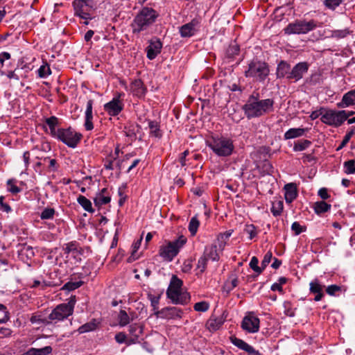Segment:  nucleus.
<instances>
[{
	"mask_svg": "<svg viewBox=\"0 0 355 355\" xmlns=\"http://www.w3.org/2000/svg\"><path fill=\"white\" fill-rule=\"evenodd\" d=\"M248 119L259 117L274 110V101L271 98L260 100L258 97L251 95L243 107Z\"/></svg>",
	"mask_w": 355,
	"mask_h": 355,
	"instance_id": "1",
	"label": "nucleus"
},
{
	"mask_svg": "<svg viewBox=\"0 0 355 355\" xmlns=\"http://www.w3.org/2000/svg\"><path fill=\"white\" fill-rule=\"evenodd\" d=\"M157 17V15L153 8L148 7L143 8L135 16L132 28L134 33H139L147 29L152 25Z\"/></svg>",
	"mask_w": 355,
	"mask_h": 355,
	"instance_id": "2",
	"label": "nucleus"
},
{
	"mask_svg": "<svg viewBox=\"0 0 355 355\" xmlns=\"http://www.w3.org/2000/svg\"><path fill=\"white\" fill-rule=\"evenodd\" d=\"M213 152L220 157L229 156L234 150L232 141L223 137H211L206 141Z\"/></svg>",
	"mask_w": 355,
	"mask_h": 355,
	"instance_id": "3",
	"label": "nucleus"
},
{
	"mask_svg": "<svg viewBox=\"0 0 355 355\" xmlns=\"http://www.w3.org/2000/svg\"><path fill=\"white\" fill-rule=\"evenodd\" d=\"M76 302V296H71L67 303L58 305L51 311L49 315V319L52 321L59 322L67 318L73 314Z\"/></svg>",
	"mask_w": 355,
	"mask_h": 355,
	"instance_id": "4",
	"label": "nucleus"
},
{
	"mask_svg": "<svg viewBox=\"0 0 355 355\" xmlns=\"http://www.w3.org/2000/svg\"><path fill=\"white\" fill-rule=\"evenodd\" d=\"M187 242V239L181 236L178 239L163 245L159 248V255L166 261H171L178 254Z\"/></svg>",
	"mask_w": 355,
	"mask_h": 355,
	"instance_id": "5",
	"label": "nucleus"
},
{
	"mask_svg": "<svg viewBox=\"0 0 355 355\" xmlns=\"http://www.w3.org/2000/svg\"><path fill=\"white\" fill-rule=\"evenodd\" d=\"M317 26V21L313 19L309 21L306 20H297L295 22L288 24L284 28V33L287 35L306 34L314 30Z\"/></svg>",
	"mask_w": 355,
	"mask_h": 355,
	"instance_id": "6",
	"label": "nucleus"
},
{
	"mask_svg": "<svg viewBox=\"0 0 355 355\" xmlns=\"http://www.w3.org/2000/svg\"><path fill=\"white\" fill-rule=\"evenodd\" d=\"M269 73V69L265 62L253 60L248 65L245 71L246 77L254 78L256 81H263Z\"/></svg>",
	"mask_w": 355,
	"mask_h": 355,
	"instance_id": "7",
	"label": "nucleus"
},
{
	"mask_svg": "<svg viewBox=\"0 0 355 355\" xmlns=\"http://www.w3.org/2000/svg\"><path fill=\"white\" fill-rule=\"evenodd\" d=\"M348 114L345 110L336 111L332 110H325L320 120L322 123L329 125L338 127L347 120Z\"/></svg>",
	"mask_w": 355,
	"mask_h": 355,
	"instance_id": "8",
	"label": "nucleus"
},
{
	"mask_svg": "<svg viewBox=\"0 0 355 355\" xmlns=\"http://www.w3.org/2000/svg\"><path fill=\"white\" fill-rule=\"evenodd\" d=\"M55 137L62 141L69 147L73 148L80 142L82 135L69 128L67 129H58L57 135Z\"/></svg>",
	"mask_w": 355,
	"mask_h": 355,
	"instance_id": "9",
	"label": "nucleus"
},
{
	"mask_svg": "<svg viewBox=\"0 0 355 355\" xmlns=\"http://www.w3.org/2000/svg\"><path fill=\"white\" fill-rule=\"evenodd\" d=\"M166 295L175 304H186L190 299L189 294L187 292L182 291V288L167 289Z\"/></svg>",
	"mask_w": 355,
	"mask_h": 355,
	"instance_id": "10",
	"label": "nucleus"
},
{
	"mask_svg": "<svg viewBox=\"0 0 355 355\" xmlns=\"http://www.w3.org/2000/svg\"><path fill=\"white\" fill-rule=\"evenodd\" d=\"M123 94L118 93L112 101L104 105V110L111 116L118 115L123 108V104L120 100Z\"/></svg>",
	"mask_w": 355,
	"mask_h": 355,
	"instance_id": "11",
	"label": "nucleus"
},
{
	"mask_svg": "<svg viewBox=\"0 0 355 355\" xmlns=\"http://www.w3.org/2000/svg\"><path fill=\"white\" fill-rule=\"evenodd\" d=\"M259 319L253 315H248L243 318L241 323L242 328L249 333H256L259 329Z\"/></svg>",
	"mask_w": 355,
	"mask_h": 355,
	"instance_id": "12",
	"label": "nucleus"
},
{
	"mask_svg": "<svg viewBox=\"0 0 355 355\" xmlns=\"http://www.w3.org/2000/svg\"><path fill=\"white\" fill-rule=\"evenodd\" d=\"M200 23L199 19L194 18L190 22L182 25L180 27V34L181 37H190L194 35L198 31Z\"/></svg>",
	"mask_w": 355,
	"mask_h": 355,
	"instance_id": "13",
	"label": "nucleus"
},
{
	"mask_svg": "<svg viewBox=\"0 0 355 355\" xmlns=\"http://www.w3.org/2000/svg\"><path fill=\"white\" fill-rule=\"evenodd\" d=\"M155 315L162 319H177L182 318V311L177 307H166L156 311Z\"/></svg>",
	"mask_w": 355,
	"mask_h": 355,
	"instance_id": "14",
	"label": "nucleus"
},
{
	"mask_svg": "<svg viewBox=\"0 0 355 355\" xmlns=\"http://www.w3.org/2000/svg\"><path fill=\"white\" fill-rule=\"evenodd\" d=\"M309 65L306 62H300L297 64L286 76L288 79L297 81L308 71Z\"/></svg>",
	"mask_w": 355,
	"mask_h": 355,
	"instance_id": "15",
	"label": "nucleus"
},
{
	"mask_svg": "<svg viewBox=\"0 0 355 355\" xmlns=\"http://www.w3.org/2000/svg\"><path fill=\"white\" fill-rule=\"evenodd\" d=\"M230 341L234 345L246 352L250 355H261L259 351L254 349L252 346L250 345L242 339L238 338L236 336H231Z\"/></svg>",
	"mask_w": 355,
	"mask_h": 355,
	"instance_id": "16",
	"label": "nucleus"
},
{
	"mask_svg": "<svg viewBox=\"0 0 355 355\" xmlns=\"http://www.w3.org/2000/svg\"><path fill=\"white\" fill-rule=\"evenodd\" d=\"M162 44L158 39H153L150 41L149 45L146 48L147 58L149 60H153L161 52Z\"/></svg>",
	"mask_w": 355,
	"mask_h": 355,
	"instance_id": "17",
	"label": "nucleus"
},
{
	"mask_svg": "<svg viewBox=\"0 0 355 355\" xmlns=\"http://www.w3.org/2000/svg\"><path fill=\"white\" fill-rule=\"evenodd\" d=\"M324 286L318 279H315L309 283V291L311 293L315 295L314 297L315 302L320 301L324 297Z\"/></svg>",
	"mask_w": 355,
	"mask_h": 355,
	"instance_id": "18",
	"label": "nucleus"
},
{
	"mask_svg": "<svg viewBox=\"0 0 355 355\" xmlns=\"http://www.w3.org/2000/svg\"><path fill=\"white\" fill-rule=\"evenodd\" d=\"M128 332L130 338L128 341V345L135 344L143 333L142 326L137 323L132 324L128 327Z\"/></svg>",
	"mask_w": 355,
	"mask_h": 355,
	"instance_id": "19",
	"label": "nucleus"
},
{
	"mask_svg": "<svg viewBox=\"0 0 355 355\" xmlns=\"http://www.w3.org/2000/svg\"><path fill=\"white\" fill-rule=\"evenodd\" d=\"M225 320V318L223 315H212L207 321L206 327L210 331H215L223 325Z\"/></svg>",
	"mask_w": 355,
	"mask_h": 355,
	"instance_id": "20",
	"label": "nucleus"
},
{
	"mask_svg": "<svg viewBox=\"0 0 355 355\" xmlns=\"http://www.w3.org/2000/svg\"><path fill=\"white\" fill-rule=\"evenodd\" d=\"M111 200V196L107 188H103L94 198V202L96 206L101 207L103 205L107 204Z\"/></svg>",
	"mask_w": 355,
	"mask_h": 355,
	"instance_id": "21",
	"label": "nucleus"
},
{
	"mask_svg": "<svg viewBox=\"0 0 355 355\" xmlns=\"http://www.w3.org/2000/svg\"><path fill=\"white\" fill-rule=\"evenodd\" d=\"M353 105H355V89L345 94L341 102L338 103L339 107H347Z\"/></svg>",
	"mask_w": 355,
	"mask_h": 355,
	"instance_id": "22",
	"label": "nucleus"
},
{
	"mask_svg": "<svg viewBox=\"0 0 355 355\" xmlns=\"http://www.w3.org/2000/svg\"><path fill=\"white\" fill-rule=\"evenodd\" d=\"M285 189V200L288 203L293 202L297 197V188L296 185L293 183H289L284 186Z\"/></svg>",
	"mask_w": 355,
	"mask_h": 355,
	"instance_id": "23",
	"label": "nucleus"
},
{
	"mask_svg": "<svg viewBox=\"0 0 355 355\" xmlns=\"http://www.w3.org/2000/svg\"><path fill=\"white\" fill-rule=\"evenodd\" d=\"M217 245L212 244L210 246H207L205 249L204 254L207 259H210L214 261L219 260V255L217 253Z\"/></svg>",
	"mask_w": 355,
	"mask_h": 355,
	"instance_id": "24",
	"label": "nucleus"
},
{
	"mask_svg": "<svg viewBox=\"0 0 355 355\" xmlns=\"http://www.w3.org/2000/svg\"><path fill=\"white\" fill-rule=\"evenodd\" d=\"M306 132V129L302 128H290L284 135L286 140L300 137L304 135Z\"/></svg>",
	"mask_w": 355,
	"mask_h": 355,
	"instance_id": "25",
	"label": "nucleus"
},
{
	"mask_svg": "<svg viewBox=\"0 0 355 355\" xmlns=\"http://www.w3.org/2000/svg\"><path fill=\"white\" fill-rule=\"evenodd\" d=\"M134 313L130 316L124 310H120L117 315V320L120 327H125L128 324L130 321L133 320Z\"/></svg>",
	"mask_w": 355,
	"mask_h": 355,
	"instance_id": "26",
	"label": "nucleus"
},
{
	"mask_svg": "<svg viewBox=\"0 0 355 355\" xmlns=\"http://www.w3.org/2000/svg\"><path fill=\"white\" fill-rule=\"evenodd\" d=\"M131 89L134 94L138 96H142L146 92V89L141 80H135L131 86Z\"/></svg>",
	"mask_w": 355,
	"mask_h": 355,
	"instance_id": "27",
	"label": "nucleus"
},
{
	"mask_svg": "<svg viewBox=\"0 0 355 355\" xmlns=\"http://www.w3.org/2000/svg\"><path fill=\"white\" fill-rule=\"evenodd\" d=\"M52 351V348L50 346H46L43 348H31L23 355H47Z\"/></svg>",
	"mask_w": 355,
	"mask_h": 355,
	"instance_id": "28",
	"label": "nucleus"
},
{
	"mask_svg": "<svg viewBox=\"0 0 355 355\" xmlns=\"http://www.w3.org/2000/svg\"><path fill=\"white\" fill-rule=\"evenodd\" d=\"M81 248L79 247L76 242H70L66 244L64 248L65 254H71L73 256H76L78 254H80Z\"/></svg>",
	"mask_w": 355,
	"mask_h": 355,
	"instance_id": "29",
	"label": "nucleus"
},
{
	"mask_svg": "<svg viewBox=\"0 0 355 355\" xmlns=\"http://www.w3.org/2000/svg\"><path fill=\"white\" fill-rule=\"evenodd\" d=\"M46 125L49 128L50 133L53 137H55L57 135L58 130H56V127L58 123V119L57 117L53 116L49 118H47L45 121Z\"/></svg>",
	"mask_w": 355,
	"mask_h": 355,
	"instance_id": "30",
	"label": "nucleus"
},
{
	"mask_svg": "<svg viewBox=\"0 0 355 355\" xmlns=\"http://www.w3.org/2000/svg\"><path fill=\"white\" fill-rule=\"evenodd\" d=\"M98 326V323L96 322V320H92V321L87 322L82 326H80L78 329V331L79 334H84L87 332H89L92 331H94L96 329Z\"/></svg>",
	"mask_w": 355,
	"mask_h": 355,
	"instance_id": "31",
	"label": "nucleus"
},
{
	"mask_svg": "<svg viewBox=\"0 0 355 355\" xmlns=\"http://www.w3.org/2000/svg\"><path fill=\"white\" fill-rule=\"evenodd\" d=\"M77 201L85 211L90 213L94 212V209L92 208L91 201L86 197L80 195L77 198Z\"/></svg>",
	"mask_w": 355,
	"mask_h": 355,
	"instance_id": "32",
	"label": "nucleus"
},
{
	"mask_svg": "<svg viewBox=\"0 0 355 355\" xmlns=\"http://www.w3.org/2000/svg\"><path fill=\"white\" fill-rule=\"evenodd\" d=\"M148 127L150 129V133L152 136L155 137H162V132L159 129V125L157 121H150L148 122Z\"/></svg>",
	"mask_w": 355,
	"mask_h": 355,
	"instance_id": "33",
	"label": "nucleus"
},
{
	"mask_svg": "<svg viewBox=\"0 0 355 355\" xmlns=\"http://www.w3.org/2000/svg\"><path fill=\"white\" fill-rule=\"evenodd\" d=\"M313 208L316 214H320L329 210L331 205L324 201H320L315 203Z\"/></svg>",
	"mask_w": 355,
	"mask_h": 355,
	"instance_id": "34",
	"label": "nucleus"
},
{
	"mask_svg": "<svg viewBox=\"0 0 355 355\" xmlns=\"http://www.w3.org/2000/svg\"><path fill=\"white\" fill-rule=\"evenodd\" d=\"M311 144L309 140H302L295 143L293 146L294 151H302L308 148Z\"/></svg>",
	"mask_w": 355,
	"mask_h": 355,
	"instance_id": "35",
	"label": "nucleus"
},
{
	"mask_svg": "<svg viewBox=\"0 0 355 355\" xmlns=\"http://www.w3.org/2000/svg\"><path fill=\"white\" fill-rule=\"evenodd\" d=\"M290 66L286 62L282 61L277 67V74L279 76L284 77L288 76L289 73Z\"/></svg>",
	"mask_w": 355,
	"mask_h": 355,
	"instance_id": "36",
	"label": "nucleus"
},
{
	"mask_svg": "<svg viewBox=\"0 0 355 355\" xmlns=\"http://www.w3.org/2000/svg\"><path fill=\"white\" fill-rule=\"evenodd\" d=\"M200 223L196 216L193 217L189 224V230L192 236H194L198 230Z\"/></svg>",
	"mask_w": 355,
	"mask_h": 355,
	"instance_id": "37",
	"label": "nucleus"
},
{
	"mask_svg": "<svg viewBox=\"0 0 355 355\" xmlns=\"http://www.w3.org/2000/svg\"><path fill=\"white\" fill-rule=\"evenodd\" d=\"M345 173L347 174L355 173V159H350L344 162Z\"/></svg>",
	"mask_w": 355,
	"mask_h": 355,
	"instance_id": "38",
	"label": "nucleus"
},
{
	"mask_svg": "<svg viewBox=\"0 0 355 355\" xmlns=\"http://www.w3.org/2000/svg\"><path fill=\"white\" fill-rule=\"evenodd\" d=\"M182 281L173 275L171 278L169 286L167 289L175 290L182 288Z\"/></svg>",
	"mask_w": 355,
	"mask_h": 355,
	"instance_id": "39",
	"label": "nucleus"
},
{
	"mask_svg": "<svg viewBox=\"0 0 355 355\" xmlns=\"http://www.w3.org/2000/svg\"><path fill=\"white\" fill-rule=\"evenodd\" d=\"M83 284V282H69L62 288L63 291H71L79 288Z\"/></svg>",
	"mask_w": 355,
	"mask_h": 355,
	"instance_id": "40",
	"label": "nucleus"
},
{
	"mask_svg": "<svg viewBox=\"0 0 355 355\" xmlns=\"http://www.w3.org/2000/svg\"><path fill=\"white\" fill-rule=\"evenodd\" d=\"M284 313L286 316L293 317L295 315V309L290 302L286 301L283 304Z\"/></svg>",
	"mask_w": 355,
	"mask_h": 355,
	"instance_id": "41",
	"label": "nucleus"
},
{
	"mask_svg": "<svg viewBox=\"0 0 355 355\" xmlns=\"http://www.w3.org/2000/svg\"><path fill=\"white\" fill-rule=\"evenodd\" d=\"M209 308V304L205 301L197 302L193 306L194 310L198 312H206Z\"/></svg>",
	"mask_w": 355,
	"mask_h": 355,
	"instance_id": "42",
	"label": "nucleus"
},
{
	"mask_svg": "<svg viewBox=\"0 0 355 355\" xmlns=\"http://www.w3.org/2000/svg\"><path fill=\"white\" fill-rule=\"evenodd\" d=\"M283 210V202L278 201L272 204V207L271 208V212L275 216H279Z\"/></svg>",
	"mask_w": 355,
	"mask_h": 355,
	"instance_id": "43",
	"label": "nucleus"
},
{
	"mask_svg": "<svg viewBox=\"0 0 355 355\" xmlns=\"http://www.w3.org/2000/svg\"><path fill=\"white\" fill-rule=\"evenodd\" d=\"M73 6L75 12H76L82 10L83 8H87L89 4L87 3V0H74L73 2Z\"/></svg>",
	"mask_w": 355,
	"mask_h": 355,
	"instance_id": "44",
	"label": "nucleus"
},
{
	"mask_svg": "<svg viewBox=\"0 0 355 355\" xmlns=\"http://www.w3.org/2000/svg\"><path fill=\"white\" fill-rule=\"evenodd\" d=\"M30 321L32 324H46L49 323L46 319L43 318L40 315H33L30 318Z\"/></svg>",
	"mask_w": 355,
	"mask_h": 355,
	"instance_id": "45",
	"label": "nucleus"
},
{
	"mask_svg": "<svg viewBox=\"0 0 355 355\" xmlns=\"http://www.w3.org/2000/svg\"><path fill=\"white\" fill-rule=\"evenodd\" d=\"M239 52V46L236 44H232L227 49V55L230 58L234 57Z\"/></svg>",
	"mask_w": 355,
	"mask_h": 355,
	"instance_id": "46",
	"label": "nucleus"
},
{
	"mask_svg": "<svg viewBox=\"0 0 355 355\" xmlns=\"http://www.w3.org/2000/svg\"><path fill=\"white\" fill-rule=\"evenodd\" d=\"M55 214V209L53 208H46L41 213L42 219H51Z\"/></svg>",
	"mask_w": 355,
	"mask_h": 355,
	"instance_id": "47",
	"label": "nucleus"
},
{
	"mask_svg": "<svg viewBox=\"0 0 355 355\" xmlns=\"http://www.w3.org/2000/svg\"><path fill=\"white\" fill-rule=\"evenodd\" d=\"M259 260L256 257H253L250 262V268L258 274L261 273L263 268L258 266Z\"/></svg>",
	"mask_w": 355,
	"mask_h": 355,
	"instance_id": "48",
	"label": "nucleus"
},
{
	"mask_svg": "<svg viewBox=\"0 0 355 355\" xmlns=\"http://www.w3.org/2000/svg\"><path fill=\"white\" fill-rule=\"evenodd\" d=\"M0 313H2V316L0 318V324L6 322L9 320L8 311L2 304H0Z\"/></svg>",
	"mask_w": 355,
	"mask_h": 355,
	"instance_id": "49",
	"label": "nucleus"
},
{
	"mask_svg": "<svg viewBox=\"0 0 355 355\" xmlns=\"http://www.w3.org/2000/svg\"><path fill=\"white\" fill-rule=\"evenodd\" d=\"M245 232L249 235V239H252L257 234V230L254 225H247L245 228Z\"/></svg>",
	"mask_w": 355,
	"mask_h": 355,
	"instance_id": "50",
	"label": "nucleus"
},
{
	"mask_svg": "<svg viewBox=\"0 0 355 355\" xmlns=\"http://www.w3.org/2000/svg\"><path fill=\"white\" fill-rule=\"evenodd\" d=\"M342 2V0H324V5L329 9L334 10Z\"/></svg>",
	"mask_w": 355,
	"mask_h": 355,
	"instance_id": "51",
	"label": "nucleus"
},
{
	"mask_svg": "<svg viewBox=\"0 0 355 355\" xmlns=\"http://www.w3.org/2000/svg\"><path fill=\"white\" fill-rule=\"evenodd\" d=\"M49 74H51V69H50L49 67L47 64L42 65L39 68V69H38V76L40 78H46Z\"/></svg>",
	"mask_w": 355,
	"mask_h": 355,
	"instance_id": "52",
	"label": "nucleus"
},
{
	"mask_svg": "<svg viewBox=\"0 0 355 355\" xmlns=\"http://www.w3.org/2000/svg\"><path fill=\"white\" fill-rule=\"evenodd\" d=\"M207 259L206 256L202 255L198 261L197 268L199 269L201 272H203L207 267Z\"/></svg>",
	"mask_w": 355,
	"mask_h": 355,
	"instance_id": "53",
	"label": "nucleus"
},
{
	"mask_svg": "<svg viewBox=\"0 0 355 355\" xmlns=\"http://www.w3.org/2000/svg\"><path fill=\"white\" fill-rule=\"evenodd\" d=\"M340 291L341 287L336 284L328 286L326 288L327 293L331 296L335 295L337 292Z\"/></svg>",
	"mask_w": 355,
	"mask_h": 355,
	"instance_id": "54",
	"label": "nucleus"
},
{
	"mask_svg": "<svg viewBox=\"0 0 355 355\" xmlns=\"http://www.w3.org/2000/svg\"><path fill=\"white\" fill-rule=\"evenodd\" d=\"M291 230L295 232V235H299L306 230L298 222H294L291 225Z\"/></svg>",
	"mask_w": 355,
	"mask_h": 355,
	"instance_id": "55",
	"label": "nucleus"
},
{
	"mask_svg": "<svg viewBox=\"0 0 355 355\" xmlns=\"http://www.w3.org/2000/svg\"><path fill=\"white\" fill-rule=\"evenodd\" d=\"M115 340L116 343L119 344L125 343L128 345V341L129 338L128 339L127 336L125 333L119 332L115 335Z\"/></svg>",
	"mask_w": 355,
	"mask_h": 355,
	"instance_id": "56",
	"label": "nucleus"
},
{
	"mask_svg": "<svg viewBox=\"0 0 355 355\" xmlns=\"http://www.w3.org/2000/svg\"><path fill=\"white\" fill-rule=\"evenodd\" d=\"M76 14L79 16L80 17L85 19H92L90 14L88 12V8H83L80 10L75 12Z\"/></svg>",
	"mask_w": 355,
	"mask_h": 355,
	"instance_id": "57",
	"label": "nucleus"
},
{
	"mask_svg": "<svg viewBox=\"0 0 355 355\" xmlns=\"http://www.w3.org/2000/svg\"><path fill=\"white\" fill-rule=\"evenodd\" d=\"M272 257V254L271 252H268L263 257V259L261 261L262 268H265L268 264L270 262Z\"/></svg>",
	"mask_w": 355,
	"mask_h": 355,
	"instance_id": "58",
	"label": "nucleus"
},
{
	"mask_svg": "<svg viewBox=\"0 0 355 355\" xmlns=\"http://www.w3.org/2000/svg\"><path fill=\"white\" fill-rule=\"evenodd\" d=\"M3 200H4V197L0 196V210L5 211L6 213H9L12 210L11 207L8 204L5 203L3 202Z\"/></svg>",
	"mask_w": 355,
	"mask_h": 355,
	"instance_id": "59",
	"label": "nucleus"
},
{
	"mask_svg": "<svg viewBox=\"0 0 355 355\" xmlns=\"http://www.w3.org/2000/svg\"><path fill=\"white\" fill-rule=\"evenodd\" d=\"M93 100H89L87 103V108L85 111V118H93L92 116Z\"/></svg>",
	"mask_w": 355,
	"mask_h": 355,
	"instance_id": "60",
	"label": "nucleus"
},
{
	"mask_svg": "<svg viewBox=\"0 0 355 355\" xmlns=\"http://www.w3.org/2000/svg\"><path fill=\"white\" fill-rule=\"evenodd\" d=\"M349 32L347 30H337L332 33V37L336 38H343L347 36Z\"/></svg>",
	"mask_w": 355,
	"mask_h": 355,
	"instance_id": "61",
	"label": "nucleus"
},
{
	"mask_svg": "<svg viewBox=\"0 0 355 355\" xmlns=\"http://www.w3.org/2000/svg\"><path fill=\"white\" fill-rule=\"evenodd\" d=\"M159 298H160L159 295L150 297L151 306L153 307L154 311H158Z\"/></svg>",
	"mask_w": 355,
	"mask_h": 355,
	"instance_id": "62",
	"label": "nucleus"
},
{
	"mask_svg": "<svg viewBox=\"0 0 355 355\" xmlns=\"http://www.w3.org/2000/svg\"><path fill=\"white\" fill-rule=\"evenodd\" d=\"M324 110H325L324 108H321L319 110H315V111L312 112L310 114V118L312 120H315V119H318L320 116H321V117H322V114H324Z\"/></svg>",
	"mask_w": 355,
	"mask_h": 355,
	"instance_id": "63",
	"label": "nucleus"
},
{
	"mask_svg": "<svg viewBox=\"0 0 355 355\" xmlns=\"http://www.w3.org/2000/svg\"><path fill=\"white\" fill-rule=\"evenodd\" d=\"M189 152L188 150L184 151L180 157V162L182 165V166H185L187 165V156L189 155Z\"/></svg>",
	"mask_w": 355,
	"mask_h": 355,
	"instance_id": "64",
	"label": "nucleus"
}]
</instances>
